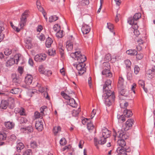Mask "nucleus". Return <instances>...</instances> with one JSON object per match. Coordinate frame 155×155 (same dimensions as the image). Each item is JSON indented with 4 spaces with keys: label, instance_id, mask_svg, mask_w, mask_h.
Wrapping results in <instances>:
<instances>
[{
    "label": "nucleus",
    "instance_id": "nucleus-35",
    "mask_svg": "<svg viewBox=\"0 0 155 155\" xmlns=\"http://www.w3.org/2000/svg\"><path fill=\"white\" fill-rule=\"evenodd\" d=\"M22 129H24L25 131H27L29 132H32L33 131V129L31 126H29L21 128Z\"/></svg>",
    "mask_w": 155,
    "mask_h": 155
},
{
    "label": "nucleus",
    "instance_id": "nucleus-15",
    "mask_svg": "<svg viewBox=\"0 0 155 155\" xmlns=\"http://www.w3.org/2000/svg\"><path fill=\"white\" fill-rule=\"evenodd\" d=\"M58 49L59 50V51L60 52V54L62 58H63L64 57V48L63 46L61 43H60L58 44Z\"/></svg>",
    "mask_w": 155,
    "mask_h": 155
},
{
    "label": "nucleus",
    "instance_id": "nucleus-55",
    "mask_svg": "<svg viewBox=\"0 0 155 155\" xmlns=\"http://www.w3.org/2000/svg\"><path fill=\"white\" fill-rule=\"evenodd\" d=\"M6 135L5 133L0 134V140H4L6 138Z\"/></svg>",
    "mask_w": 155,
    "mask_h": 155
},
{
    "label": "nucleus",
    "instance_id": "nucleus-31",
    "mask_svg": "<svg viewBox=\"0 0 155 155\" xmlns=\"http://www.w3.org/2000/svg\"><path fill=\"white\" fill-rule=\"evenodd\" d=\"M21 92V90L18 88H14L12 89L10 92L13 94H18Z\"/></svg>",
    "mask_w": 155,
    "mask_h": 155
},
{
    "label": "nucleus",
    "instance_id": "nucleus-29",
    "mask_svg": "<svg viewBox=\"0 0 155 155\" xmlns=\"http://www.w3.org/2000/svg\"><path fill=\"white\" fill-rule=\"evenodd\" d=\"M24 146L23 143L21 142L18 143L16 146L17 150L18 152H20L21 149L24 148Z\"/></svg>",
    "mask_w": 155,
    "mask_h": 155
},
{
    "label": "nucleus",
    "instance_id": "nucleus-19",
    "mask_svg": "<svg viewBox=\"0 0 155 155\" xmlns=\"http://www.w3.org/2000/svg\"><path fill=\"white\" fill-rule=\"evenodd\" d=\"M36 3L37 8L40 11L42 12L44 17H45V15L46 14V12L44 8L40 5V3L39 1V0H37Z\"/></svg>",
    "mask_w": 155,
    "mask_h": 155
},
{
    "label": "nucleus",
    "instance_id": "nucleus-53",
    "mask_svg": "<svg viewBox=\"0 0 155 155\" xmlns=\"http://www.w3.org/2000/svg\"><path fill=\"white\" fill-rule=\"evenodd\" d=\"M136 55V59L137 60H140L143 57V55L141 53H137V54H135Z\"/></svg>",
    "mask_w": 155,
    "mask_h": 155
},
{
    "label": "nucleus",
    "instance_id": "nucleus-12",
    "mask_svg": "<svg viewBox=\"0 0 155 155\" xmlns=\"http://www.w3.org/2000/svg\"><path fill=\"white\" fill-rule=\"evenodd\" d=\"M155 73V62H153L152 65V67L151 69H148L146 71V73L147 74L151 75L153 77V75Z\"/></svg>",
    "mask_w": 155,
    "mask_h": 155
},
{
    "label": "nucleus",
    "instance_id": "nucleus-42",
    "mask_svg": "<svg viewBox=\"0 0 155 155\" xmlns=\"http://www.w3.org/2000/svg\"><path fill=\"white\" fill-rule=\"evenodd\" d=\"M61 95L65 99L69 100L70 99V97L68 95L66 94L65 93L64 91H62L61 93Z\"/></svg>",
    "mask_w": 155,
    "mask_h": 155
},
{
    "label": "nucleus",
    "instance_id": "nucleus-3",
    "mask_svg": "<svg viewBox=\"0 0 155 155\" xmlns=\"http://www.w3.org/2000/svg\"><path fill=\"white\" fill-rule=\"evenodd\" d=\"M117 135L118 138L120 139L117 141L118 144L120 146V147H124L126 144L124 140L127 139L128 136L122 130L118 131L117 133Z\"/></svg>",
    "mask_w": 155,
    "mask_h": 155
},
{
    "label": "nucleus",
    "instance_id": "nucleus-2",
    "mask_svg": "<svg viewBox=\"0 0 155 155\" xmlns=\"http://www.w3.org/2000/svg\"><path fill=\"white\" fill-rule=\"evenodd\" d=\"M86 60V57L82 54L81 51L78 50V73L80 75L86 71L85 64L84 62Z\"/></svg>",
    "mask_w": 155,
    "mask_h": 155
},
{
    "label": "nucleus",
    "instance_id": "nucleus-34",
    "mask_svg": "<svg viewBox=\"0 0 155 155\" xmlns=\"http://www.w3.org/2000/svg\"><path fill=\"white\" fill-rule=\"evenodd\" d=\"M138 83L139 85L141 86V87L145 91L147 92V88H144L145 83L144 81L143 80H140L138 81Z\"/></svg>",
    "mask_w": 155,
    "mask_h": 155
},
{
    "label": "nucleus",
    "instance_id": "nucleus-17",
    "mask_svg": "<svg viewBox=\"0 0 155 155\" xmlns=\"http://www.w3.org/2000/svg\"><path fill=\"white\" fill-rule=\"evenodd\" d=\"M22 57L20 54H16L13 58L14 60L15 63L16 64H18V62L21 60H22Z\"/></svg>",
    "mask_w": 155,
    "mask_h": 155
},
{
    "label": "nucleus",
    "instance_id": "nucleus-60",
    "mask_svg": "<svg viewBox=\"0 0 155 155\" xmlns=\"http://www.w3.org/2000/svg\"><path fill=\"white\" fill-rule=\"evenodd\" d=\"M41 114L38 111H36L35 113L34 116L35 118H38L40 117Z\"/></svg>",
    "mask_w": 155,
    "mask_h": 155
},
{
    "label": "nucleus",
    "instance_id": "nucleus-44",
    "mask_svg": "<svg viewBox=\"0 0 155 155\" xmlns=\"http://www.w3.org/2000/svg\"><path fill=\"white\" fill-rule=\"evenodd\" d=\"M12 53V50L9 48H6L5 49L4 53L5 55V56H7L10 55Z\"/></svg>",
    "mask_w": 155,
    "mask_h": 155
},
{
    "label": "nucleus",
    "instance_id": "nucleus-14",
    "mask_svg": "<svg viewBox=\"0 0 155 155\" xmlns=\"http://www.w3.org/2000/svg\"><path fill=\"white\" fill-rule=\"evenodd\" d=\"M91 28L87 25L84 24L81 28V31L83 33L87 34L90 31Z\"/></svg>",
    "mask_w": 155,
    "mask_h": 155
},
{
    "label": "nucleus",
    "instance_id": "nucleus-13",
    "mask_svg": "<svg viewBox=\"0 0 155 155\" xmlns=\"http://www.w3.org/2000/svg\"><path fill=\"white\" fill-rule=\"evenodd\" d=\"M32 80V76L31 75L28 74L25 78V81L26 84L29 85L31 84Z\"/></svg>",
    "mask_w": 155,
    "mask_h": 155
},
{
    "label": "nucleus",
    "instance_id": "nucleus-6",
    "mask_svg": "<svg viewBox=\"0 0 155 155\" xmlns=\"http://www.w3.org/2000/svg\"><path fill=\"white\" fill-rule=\"evenodd\" d=\"M107 138L103 137L102 136L100 137L98 140L96 138H94V142L95 146L96 147L97 149L99 148L98 146V144L101 145H103L106 142V139Z\"/></svg>",
    "mask_w": 155,
    "mask_h": 155
},
{
    "label": "nucleus",
    "instance_id": "nucleus-21",
    "mask_svg": "<svg viewBox=\"0 0 155 155\" xmlns=\"http://www.w3.org/2000/svg\"><path fill=\"white\" fill-rule=\"evenodd\" d=\"M124 79L122 78H119L117 86L119 88H124Z\"/></svg>",
    "mask_w": 155,
    "mask_h": 155
},
{
    "label": "nucleus",
    "instance_id": "nucleus-38",
    "mask_svg": "<svg viewBox=\"0 0 155 155\" xmlns=\"http://www.w3.org/2000/svg\"><path fill=\"white\" fill-rule=\"evenodd\" d=\"M61 130V127L60 126L55 127L53 128V132L55 135H56L59 131Z\"/></svg>",
    "mask_w": 155,
    "mask_h": 155
},
{
    "label": "nucleus",
    "instance_id": "nucleus-63",
    "mask_svg": "<svg viewBox=\"0 0 155 155\" xmlns=\"http://www.w3.org/2000/svg\"><path fill=\"white\" fill-rule=\"evenodd\" d=\"M84 143V142L83 140H81L79 142L78 146L80 148H82L83 146Z\"/></svg>",
    "mask_w": 155,
    "mask_h": 155
},
{
    "label": "nucleus",
    "instance_id": "nucleus-24",
    "mask_svg": "<svg viewBox=\"0 0 155 155\" xmlns=\"http://www.w3.org/2000/svg\"><path fill=\"white\" fill-rule=\"evenodd\" d=\"M25 46L26 48L28 49L31 48L32 46L31 38H28L26 39L25 40Z\"/></svg>",
    "mask_w": 155,
    "mask_h": 155
},
{
    "label": "nucleus",
    "instance_id": "nucleus-9",
    "mask_svg": "<svg viewBox=\"0 0 155 155\" xmlns=\"http://www.w3.org/2000/svg\"><path fill=\"white\" fill-rule=\"evenodd\" d=\"M33 85L34 86H35L36 88H38L39 91L41 93L44 92H46L45 89L42 86V85L41 83L38 82L36 83H34Z\"/></svg>",
    "mask_w": 155,
    "mask_h": 155
},
{
    "label": "nucleus",
    "instance_id": "nucleus-28",
    "mask_svg": "<svg viewBox=\"0 0 155 155\" xmlns=\"http://www.w3.org/2000/svg\"><path fill=\"white\" fill-rule=\"evenodd\" d=\"M53 42L52 39L49 37L47 39L45 42L46 46L47 48H49L51 47V44Z\"/></svg>",
    "mask_w": 155,
    "mask_h": 155
},
{
    "label": "nucleus",
    "instance_id": "nucleus-4",
    "mask_svg": "<svg viewBox=\"0 0 155 155\" xmlns=\"http://www.w3.org/2000/svg\"><path fill=\"white\" fill-rule=\"evenodd\" d=\"M28 14L25 11L22 15L20 18V21L19 23L21 28H22L25 25L27 21L26 18L28 16Z\"/></svg>",
    "mask_w": 155,
    "mask_h": 155
},
{
    "label": "nucleus",
    "instance_id": "nucleus-54",
    "mask_svg": "<svg viewBox=\"0 0 155 155\" xmlns=\"http://www.w3.org/2000/svg\"><path fill=\"white\" fill-rule=\"evenodd\" d=\"M107 27L110 31H112V30L114 28V26L112 24H111L110 23H107Z\"/></svg>",
    "mask_w": 155,
    "mask_h": 155
},
{
    "label": "nucleus",
    "instance_id": "nucleus-7",
    "mask_svg": "<svg viewBox=\"0 0 155 155\" xmlns=\"http://www.w3.org/2000/svg\"><path fill=\"white\" fill-rule=\"evenodd\" d=\"M134 123V121L133 119H128L125 124V127L124 128V130L127 131L131 129Z\"/></svg>",
    "mask_w": 155,
    "mask_h": 155
},
{
    "label": "nucleus",
    "instance_id": "nucleus-62",
    "mask_svg": "<svg viewBox=\"0 0 155 155\" xmlns=\"http://www.w3.org/2000/svg\"><path fill=\"white\" fill-rule=\"evenodd\" d=\"M23 68L22 67L19 66L18 69V71L19 73L21 74L23 73Z\"/></svg>",
    "mask_w": 155,
    "mask_h": 155
},
{
    "label": "nucleus",
    "instance_id": "nucleus-46",
    "mask_svg": "<svg viewBox=\"0 0 155 155\" xmlns=\"http://www.w3.org/2000/svg\"><path fill=\"white\" fill-rule=\"evenodd\" d=\"M30 146L31 148L34 149L37 147L38 144L36 141H33L31 142Z\"/></svg>",
    "mask_w": 155,
    "mask_h": 155
},
{
    "label": "nucleus",
    "instance_id": "nucleus-5",
    "mask_svg": "<svg viewBox=\"0 0 155 155\" xmlns=\"http://www.w3.org/2000/svg\"><path fill=\"white\" fill-rule=\"evenodd\" d=\"M46 57L45 54L41 53L36 55L34 59L37 62H42L46 59Z\"/></svg>",
    "mask_w": 155,
    "mask_h": 155
},
{
    "label": "nucleus",
    "instance_id": "nucleus-58",
    "mask_svg": "<svg viewBox=\"0 0 155 155\" xmlns=\"http://www.w3.org/2000/svg\"><path fill=\"white\" fill-rule=\"evenodd\" d=\"M38 38L41 41H44L45 39V37L44 35L41 33L39 36H38Z\"/></svg>",
    "mask_w": 155,
    "mask_h": 155
},
{
    "label": "nucleus",
    "instance_id": "nucleus-30",
    "mask_svg": "<svg viewBox=\"0 0 155 155\" xmlns=\"http://www.w3.org/2000/svg\"><path fill=\"white\" fill-rule=\"evenodd\" d=\"M125 116L124 115H117V118L120 123H123L126 120Z\"/></svg>",
    "mask_w": 155,
    "mask_h": 155
},
{
    "label": "nucleus",
    "instance_id": "nucleus-33",
    "mask_svg": "<svg viewBox=\"0 0 155 155\" xmlns=\"http://www.w3.org/2000/svg\"><path fill=\"white\" fill-rule=\"evenodd\" d=\"M58 18L56 15H52L49 18V21L50 22H52L55 21L58 19Z\"/></svg>",
    "mask_w": 155,
    "mask_h": 155
},
{
    "label": "nucleus",
    "instance_id": "nucleus-18",
    "mask_svg": "<svg viewBox=\"0 0 155 155\" xmlns=\"http://www.w3.org/2000/svg\"><path fill=\"white\" fill-rule=\"evenodd\" d=\"M22 57L20 54H16L13 58L14 60L15 63L16 64H18V62L21 60H22Z\"/></svg>",
    "mask_w": 155,
    "mask_h": 155
},
{
    "label": "nucleus",
    "instance_id": "nucleus-41",
    "mask_svg": "<svg viewBox=\"0 0 155 155\" xmlns=\"http://www.w3.org/2000/svg\"><path fill=\"white\" fill-rule=\"evenodd\" d=\"M38 71L41 74H45V72L44 71V66L42 65H41L39 66Z\"/></svg>",
    "mask_w": 155,
    "mask_h": 155
},
{
    "label": "nucleus",
    "instance_id": "nucleus-50",
    "mask_svg": "<svg viewBox=\"0 0 155 155\" xmlns=\"http://www.w3.org/2000/svg\"><path fill=\"white\" fill-rule=\"evenodd\" d=\"M49 55L50 56L54 55L55 54V50L54 49L49 50L48 51Z\"/></svg>",
    "mask_w": 155,
    "mask_h": 155
},
{
    "label": "nucleus",
    "instance_id": "nucleus-43",
    "mask_svg": "<svg viewBox=\"0 0 155 155\" xmlns=\"http://www.w3.org/2000/svg\"><path fill=\"white\" fill-rule=\"evenodd\" d=\"M28 121L27 119L25 117H21L19 119V122L21 124L26 123Z\"/></svg>",
    "mask_w": 155,
    "mask_h": 155
},
{
    "label": "nucleus",
    "instance_id": "nucleus-20",
    "mask_svg": "<svg viewBox=\"0 0 155 155\" xmlns=\"http://www.w3.org/2000/svg\"><path fill=\"white\" fill-rule=\"evenodd\" d=\"M123 113L125 116L127 117H131L133 114L131 110L130 109H126L124 110Z\"/></svg>",
    "mask_w": 155,
    "mask_h": 155
},
{
    "label": "nucleus",
    "instance_id": "nucleus-26",
    "mask_svg": "<svg viewBox=\"0 0 155 155\" xmlns=\"http://www.w3.org/2000/svg\"><path fill=\"white\" fill-rule=\"evenodd\" d=\"M66 48L68 51H71L73 48V44L70 41H68L66 42Z\"/></svg>",
    "mask_w": 155,
    "mask_h": 155
},
{
    "label": "nucleus",
    "instance_id": "nucleus-16",
    "mask_svg": "<svg viewBox=\"0 0 155 155\" xmlns=\"http://www.w3.org/2000/svg\"><path fill=\"white\" fill-rule=\"evenodd\" d=\"M35 127L38 131H41L43 129L42 122L40 121H36L35 124Z\"/></svg>",
    "mask_w": 155,
    "mask_h": 155
},
{
    "label": "nucleus",
    "instance_id": "nucleus-22",
    "mask_svg": "<svg viewBox=\"0 0 155 155\" xmlns=\"http://www.w3.org/2000/svg\"><path fill=\"white\" fill-rule=\"evenodd\" d=\"M12 78L13 81L15 83H19L20 82V78L18 75L16 74H12Z\"/></svg>",
    "mask_w": 155,
    "mask_h": 155
},
{
    "label": "nucleus",
    "instance_id": "nucleus-40",
    "mask_svg": "<svg viewBox=\"0 0 155 155\" xmlns=\"http://www.w3.org/2000/svg\"><path fill=\"white\" fill-rule=\"evenodd\" d=\"M78 51H76L74 52H73L71 54L70 56L73 59L75 60H78Z\"/></svg>",
    "mask_w": 155,
    "mask_h": 155
},
{
    "label": "nucleus",
    "instance_id": "nucleus-45",
    "mask_svg": "<svg viewBox=\"0 0 155 155\" xmlns=\"http://www.w3.org/2000/svg\"><path fill=\"white\" fill-rule=\"evenodd\" d=\"M94 127V126L92 123L91 122L88 123L87 124V127L89 130H93Z\"/></svg>",
    "mask_w": 155,
    "mask_h": 155
},
{
    "label": "nucleus",
    "instance_id": "nucleus-47",
    "mask_svg": "<svg viewBox=\"0 0 155 155\" xmlns=\"http://www.w3.org/2000/svg\"><path fill=\"white\" fill-rule=\"evenodd\" d=\"M125 63L127 68L130 69V67L131 65V63L129 60H127L125 61Z\"/></svg>",
    "mask_w": 155,
    "mask_h": 155
},
{
    "label": "nucleus",
    "instance_id": "nucleus-1",
    "mask_svg": "<svg viewBox=\"0 0 155 155\" xmlns=\"http://www.w3.org/2000/svg\"><path fill=\"white\" fill-rule=\"evenodd\" d=\"M111 81L107 80L104 83L103 87L104 94L103 97L105 99V103L106 105L108 106L112 105L114 99V92L110 89L112 88Z\"/></svg>",
    "mask_w": 155,
    "mask_h": 155
},
{
    "label": "nucleus",
    "instance_id": "nucleus-23",
    "mask_svg": "<svg viewBox=\"0 0 155 155\" xmlns=\"http://www.w3.org/2000/svg\"><path fill=\"white\" fill-rule=\"evenodd\" d=\"M5 125L7 128L9 129H12L15 125L14 124L10 121L5 122Z\"/></svg>",
    "mask_w": 155,
    "mask_h": 155
},
{
    "label": "nucleus",
    "instance_id": "nucleus-48",
    "mask_svg": "<svg viewBox=\"0 0 155 155\" xmlns=\"http://www.w3.org/2000/svg\"><path fill=\"white\" fill-rule=\"evenodd\" d=\"M63 31L59 30L56 34V36L58 38H61L63 37Z\"/></svg>",
    "mask_w": 155,
    "mask_h": 155
},
{
    "label": "nucleus",
    "instance_id": "nucleus-36",
    "mask_svg": "<svg viewBox=\"0 0 155 155\" xmlns=\"http://www.w3.org/2000/svg\"><path fill=\"white\" fill-rule=\"evenodd\" d=\"M76 102L74 100L73 98H70L68 102V104L71 107H74V104H75Z\"/></svg>",
    "mask_w": 155,
    "mask_h": 155
},
{
    "label": "nucleus",
    "instance_id": "nucleus-11",
    "mask_svg": "<svg viewBox=\"0 0 155 155\" xmlns=\"http://www.w3.org/2000/svg\"><path fill=\"white\" fill-rule=\"evenodd\" d=\"M111 134V132L107 128H104L102 130V136L106 138H107L110 136Z\"/></svg>",
    "mask_w": 155,
    "mask_h": 155
},
{
    "label": "nucleus",
    "instance_id": "nucleus-51",
    "mask_svg": "<svg viewBox=\"0 0 155 155\" xmlns=\"http://www.w3.org/2000/svg\"><path fill=\"white\" fill-rule=\"evenodd\" d=\"M53 29L55 31H59L60 29V26L58 24H56L54 25Z\"/></svg>",
    "mask_w": 155,
    "mask_h": 155
},
{
    "label": "nucleus",
    "instance_id": "nucleus-37",
    "mask_svg": "<svg viewBox=\"0 0 155 155\" xmlns=\"http://www.w3.org/2000/svg\"><path fill=\"white\" fill-rule=\"evenodd\" d=\"M9 105V102L8 100H2L1 102V105L0 107H8Z\"/></svg>",
    "mask_w": 155,
    "mask_h": 155
},
{
    "label": "nucleus",
    "instance_id": "nucleus-59",
    "mask_svg": "<svg viewBox=\"0 0 155 155\" xmlns=\"http://www.w3.org/2000/svg\"><path fill=\"white\" fill-rule=\"evenodd\" d=\"M139 70L140 68L138 66H135L134 68V72L136 74H137L138 73Z\"/></svg>",
    "mask_w": 155,
    "mask_h": 155
},
{
    "label": "nucleus",
    "instance_id": "nucleus-27",
    "mask_svg": "<svg viewBox=\"0 0 155 155\" xmlns=\"http://www.w3.org/2000/svg\"><path fill=\"white\" fill-rule=\"evenodd\" d=\"M14 60L13 58H11L9 59L6 62V66L7 67H10L15 64Z\"/></svg>",
    "mask_w": 155,
    "mask_h": 155
},
{
    "label": "nucleus",
    "instance_id": "nucleus-49",
    "mask_svg": "<svg viewBox=\"0 0 155 155\" xmlns=\"http://www.w3.org/2000/svg\"><path fill=\"white\" fill-rule=\"evenodd\" d=\"M32 154V150L30 149H27L24 152L23 155H31Z\"/></svg>",
    "mask_w": 155,
    "mask_h": 155
},
{
    "label": "nucleus",
    "instance_id": "nucleus-32",
    "mask_svg": "<svg viewBox=\"0 0 155 155\" xmlns=\"http://www.w3.org/2000/svg\"><path fill=\"white\" fill-rule=\"evenodd\" d=\"M127 54L131 55L137 54V51L135 50L130 49L126 51Z\"/></svg>",
    "mask_w": 155,
    "mask_h": 155
},
{
    "label": "nucleus",
    "instance_id": "nucleus-64",
    "mask_svg": "<svg viewBox=\"0 0 155 155\" xmlns=\"http://www.w3.org/2000/svg\"><path fill=\"white\" fill-rule=\"evenodd\" d=\"M105 58L106 59V60L107 61L110 60L111 58L110 54H107L106 55Z\"/></svg>",
    "mask_w": 155,
    "mask_h": 155
},
{
    "label": "nucleus",
    "instance_id": "nucleus-56",
    "mask_svg": "<svg viewBox=\"0 0 155 155\" xmlns=\"http://www.w3.org/2000/svg\"><path fill=\"white\" fill-rule=\"evenodd\" d=\"M8 56H5L4 55L2 52H0V59H3L5 61H6V59L8 58Z\"/></svg>",
    "mask_w": 155,
    "mask_h": 155
},
{
    "label": "nucleus",
    "instance_id": "nucleus-39",
    "mask_svg": "<svg viewBox=\"0 0 155 155\" xmlns=\"http://www.w3.org/2000/svg\"><path fill=\"white\" fill-rule=\"evenodd\" d=\"M141 17V15L140 13H137L134 15L132 18L135 21H137Z\"/></svg>",
    "mask_w": 155,
    "mask_h": 155
},
{
    "label": "nucleus",
    "instance_id": "nucleus-10",
    "mask_svg": "<svg viewBox=\"0 0 155 155\" xmlns=\"http://www.w3.org/2000/svg\"><path fill=\"white\" fill-rule=\"evenodd\" d=\"M117 152L119 154H122L123 155H127L126 152H129V151H127V150L124 147H118L117 150Z\"/></svg>",
    "mask_w": 155,
    "mask_h": 155
},
{
    "label": "nucleus",
    "instance_id": "nucleus-52",
    "mask_svg": "<svg viewBox=\"0 0 155 155\" xmlns=\"http://www.w3.org/2000/svg\"><path fill=\"white\" fill-rule=\"evenodd\" d=\"M119 90H120V91H119V94L122 96H127V95L125 94V91H124V90L123 89V88H119Z\"/></svg>",
    "mask_w": 155,
    "mask_h": 155
},
{
    "label": "nucleus",
    "instance_id": "nucleus-61",
    "mask_svg": "<svg viewBox=\"0 0 155 155\" xmlns=\"http://www.w3.org/2000/svg\"><path fill=\"white\" fill-rule=\"evenodd\" d=\"M96 110L95 109H94L91 113V119H92L94 117L95 114H96Z\"/></svg>",
    "mask_w": 155,
    "mask_h": 155
},
{
    "label": "nucleus",
    "instance_id": "nucleus-8",
    "mask_svg": "<svg viewBox=\"0 0 155 155\" xmlns=\"http://www.w3.org/2000/svg\"><path fill=\"white\" fill-rule=\"evenodd\" d=\"M127 21L130 25H132V28L134 29V30L137 29L138 27L137 25V23L134 21L132 17L129 18Z\"/></svg>",
    "mask_w": 155,
    "mask_h": 155
},
{
    "label": "nucleus",
    "instance_id": "nucleus-57",
    "mask_svg": "<svg viewBox=\"0 0 155 155\" xmlns=\"http://www.w3.org/2000/svg\"><path fill=\"white\" fill-rule=\"evenodd\" d=\"M66 143V140L65 138H62L60 141V143L61 145H63Z\"/></svg>",
    "mask_w": 155,
    "mask_h": 155
},
{
    "label": "nucleus",
    "instance_id": "nucleus-25",
    "mask_svg": "<svg viewBox=\"0 0 155 155\" xmlns=\"http://www.w3.org/2000/svg\"><path fill=\"white\" fill-rule=\"evenodd\" d=\"M89 4V0H79L78 5L81 6H85Z\"/></svg>",
    "mask_w": 155,
    "mask_h": 155
}]
</instances>
